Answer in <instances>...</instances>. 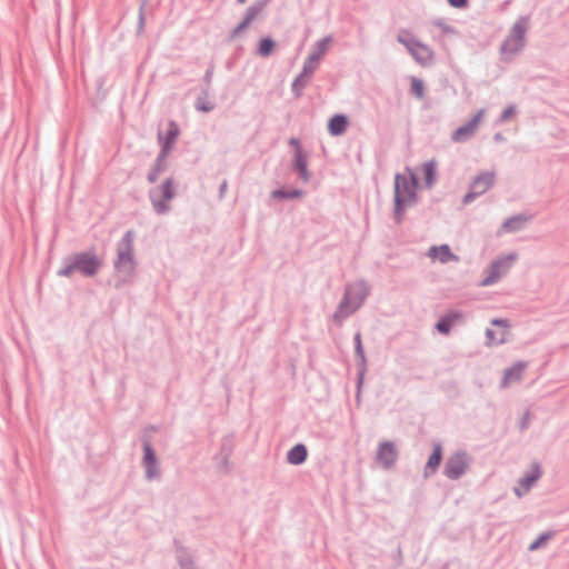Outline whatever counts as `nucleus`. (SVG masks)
I'll return each mask as SVG.
<instances>
[{"label":"nucleus","instance_id":"10","mask_svg":"<svg viewBox=\"0 0 569 569\" xmlns=\"http://www.w3.org/2000/svg\"><path fill=\"white\" fill-rule=\"evenodd\" d=\"M495 182L493 172H483L475 178L470 186V191L465 196V203L470 202L476 197L485 193Z\"/></svg>","mask_w":569,"mask_h":569},{"label":"nucleus","instance_id":"33","mask_svg":"<svg viewBox=\"0 0 569 569\" xmlns=\"http://www.w3.org/2000/svg\"><path fill=\"white\" fill-rule=\"evenodd\" d=\"M74 271H77V267H76L74 261L72 260L71 263H69L64 268L60 269L58 273H59V276H62V277H71Z\"/></svg>","mask_w":569,"mask_h":569},{"label":"nucleus","instance_id":"30","mask_svg":"<svg viewBox=\"0 0 569 569\" xmlns=\"http://www.w3.org/2000/svg\"><path fill=\"white\" fill-rule=\"evenodd\" d=\"M551 538V535L550 533H543L541 535L537 540H535L530 546H529V550L533 551V550H537L538 548H540L541 546H543L546 543V541L548 539Z\"/></svg>","mask_w":569,"mask_h":569},{"label":"nucleus","instance_id":"7","mask_svg":"<svg viewBox=\"0 0 569 569\" xmlns=\"http://www.w3.org/2000/svg\"><path fill=\"white\" fill-rule=\"evenodd\" d=\"M398 41L406 46L409 52L413 56V58L421 64H427L431 62L433 58V53L429 47L426 44L418 42L416 40L406 38L403 34L398 37Z\"/></svg>","mask_w":569,"mask_h":569},{"label":"nucleus","instance_id":"4","mask_svg":"<svg viewBox=\"0 0 569 569\" xmlns=\"http://www.w3.org/2000/svg\"><path fill=\"white\" fill-rule=\"evenodd\" d=\"M133 232L128 231L121 242L119 243L118 249V260L116 262V268L124 273H131L134 267L133 254Z\"/></svg>","mask_w":569,"mask_h":569},{"label":"nucleus","instance_id":"17","mask_svg":"<svg viewBox=\"0 0 569 569\" xmlns=\"http://www.w3.org/2000/svg\"><path fill=\"white\" fill-rule=\"evenodd\" d=\"M526 369V363L519 362L513 367L507 369L503 373V378L501 381L502 387H507L512 382H517L522 378L523 371Z\"/></svg>","mask_w":569,"mask_h":569},{"label":"nucleus","instance_id":"9","mask_svg":"<svg viewBox=\"0 0 569 569\" xmlns=\"http://www.w3.org/2000/svg\"><path fill=\"white\" fill-rule=\"evenodd\" d=\"M178 134H179L178 126L174 122H170L164 141H163L162 152L156 163L154 169L148 176V179L150 182H154L157 180V173L162 169V161L167 157V153L169 152L171 146L174 143Z\"/></svg>","mask_w":569,"mask_h":569},{"label":"nucleus","instance_id":"5","mask_svg":"<svg viewBox=\"0 0 569 569\" xmlns=\"http://www.w3.org/2000/svg\"><path fill=\"white\" fill-rule=\"evenodd\" d=\"M326 46H327L326 41L320 42L319 52L311 54L307 59V61L305 62L302 72L295 80V82L292 84V89L296 91V93L298 96L300 94L302 88L305 87V79L309 78L311 76V73L315 71V69L317 68L321 57L323 56V53L326 51Z\"/></svg>","mask_w":569,"mask_h":569},{"label":"nucleus","instance_id":"28","mask_svg":"<svg viewBox=\"0 0 569 569\" xmlns=\"http://www.w3.org/2000/svg\"><path fill=\"white\" fill-rule=\"evenodd\" d=\"M296 166L300 171L301 177L307 180V169H306V161L303 157L301 156V152L297 150L296 153Z\"/></svg>","mask_w":569,"mask_h":569},{"label":"nucleus","instance_id":"19","mask_svg":"<svg viewBox=\"0 0 569 569\" xmlns=\"http://www.w3.org/2000/svg\"><path fill=\"white\" fill-rule=\"evenodd\" d=\"M348 127V119L342 114L332 117L329 121L328 129L332 136L342 134Z\"/></svg>","mask_w":569,"mask_h":569},{"label":"nucleus","instance_id":"35","mask_svg":"<svg viewBox=\"0 0 569 569\" xmlns=\"http://www.w3.org/2000/svg\"><path fill=\"white\" fill-rule=\"evenodd\" d=\"M448 2L456 8H463L467 6V0H448Z\"/></svg>","mask_w":569,"mask_h":569},{"label":"nucleus","instance_id":"18","mask_svg":"<svg viewBox=\"0 0 569 569\" xmlns=\"http://www.w3.org/2000/svg\"><path fill=\"white\" fill-rule=\"evenodd\" d=\"M441 459H442V448H441V445L440 443H435L433 445V452L432 455L429 457L427 463H426V467H425V476L428 477L432 473L436 472V470L438 469L440 462H441Z\"/></svg>","mask_w":569,"mask_h":569},{"label":"nucleus","instance_id":"38","mask_svg":"<svg viewBox=\"0 0 569 569\" xmlns=\"http://www.w3.org/2000/svg\"><path fill=\"white\" fill-rule=\"evenodd\" d=\"M513 221H508L503 224V228L505 229H511V224H512Z\"/></svg>","mask_w":569,"mask_h":569},{"label":"nucleus","instance_id":"24","mask_svg":"<svg viewBox=\"0 0 569 569\" xmlns=\"http://www.w3.org/2000/svg\"><path fill=\"white\" fill-rule=\"evenodd\" d=\"M539 476H540L539 469L535 468L530 475L523 477L520 480L519 486L521 489L517 488L516 493L520 497L523 492H527L530 489V487L532 486V483L537 481Z\"/></svg>","mask_w":569,"mask_h":569},{"label":"nucleus","instance_id":"6","mask_svg":"<svg viewBox=\"0 0 569 569\" xmlns=\"http://www.w3.org/2000/svg\"><path fill=\"white\" fill-rule=\"evenodd\" d=\"M517 256L516 254H509L507 257H503L497 261H495L489 270L488 276L482 280V286H489L495 282H497L501 276L506 274L508 270L512 267L513 262L516 261Z\"/></svg>","mask_w":569,"mask_h":569},{"label":"nucleus","instance_id":"22","mask_svg":"<svg viewBox=\"0 0 569 569\" xmlns=\"http://www.w3.org/2000/svg\"><path fill=\"white\" fill-rule=\"evenodd\" d=\"M307 458V449L303 445L295 446L287 456V459L292 465H299Z\"/></svg>","mask_w":569,"mask_h":569},{"label":"nucleus","instance_id":"8","mask_svg":"<svg viewBox=\"0 0 569 569\" xmlns=\"http://www.w3.org/2000/svg\"><path fill=\"white\" fill-rule=\"evenodd\" d=\"M525 28L517 24L512 28L510 36L505 40L501 47V53L506 57V59H508L522 49Z\"/></svg>","mask_w":569,"mask_h":569},{"label":"nucleus","instance_id":"20","mask_svg":"<svg viewBox=\"0 0 569 569\" xmlns=\"http://www.w3.org/2000/svg\"><path fill=\"white\" fill-rule=\"evenodd\" d=\"M261 11L262 4L250 7L246 12L242 22L234 29V34H239L242 30L248 28L250 23L261 13Z\"/></svg>","mask_w":569,"mask_h":569},{"label":"nucleus","instance_id":"25","mask_svg":"<svg viewBox=\"0 0 569 569\" xmlns=\"http://www.w3.org/2000/svg\"><path fill=\"white\" fill-rule=\"evenodd\" d=\"M144 463L147 468V475L149 478L156 475L154 465H156V456L150 447V445L144 446Z\"/></svg>","mask_w":569,"mask_h":569},{"label":"nucleus","instance_id":"3","mask_svg":"<svg viewBox=\"0 0 569 569\" xmlns=\"http://www.w3.org/2000/svg\"><path fill=\"white\" fill-rule=\"evenodd\" d=\"M149 197L156 212L159 214L166 213L169 210L167 202L174 197L173 181L167 179L161 184L156 186L149 191Z\"/></svg>","mask_w":569,"mask_h":569},{"label":"nucleus","instance_id":"39","mask_svg":"<svg viewBox=\"0 0 569 569\" xmlns=\"http://www.w3.org/2000/svg\"><path fill=\"white\" fill-rule=\"evenodd\" d=\"M238 1H239L240 3H244V2H246V0H238Z\"/></svg>","mask_w":569,"mask_h":569},{"label":"nucleus","instance_id":"13","mask_svg":"<svg viewBox=\"0 0 569 569\" xmlns=\"http://www.w3.org/2000/svg\"><path fill=\"white\" fill-rule=\"evenodd\" d=\"M468 468V458L463 453L451 456L445 467V475L450 479H458Z\"/></svg>","mask_w":569,"mask_h":569},{"label":"nucleus","instance_id":"36","mask_svg":"<svg viewBox=\"0 0 569 569\" xmlns=\"http://www.w3.org/2000/svg\"><path fill=\"white\" fill-rule=\"evenodd\" d=\"M356 341H357V350H358V352H362V350H361V340H360V335H357V336H356Z\"/></svg>","mask_w":569,"mask_h":569},{"label":"nucleus","instance_id":"12","mask_svg":"<svg viewBox=\"0 0 569 569\" xmlns=\"http://www.w3.org/2000/svg\"><path fill=\"white\" fill-rule=\"evenodd\" d=\"M483 117H485V110L481 109L473 116V118L468 123L459 127L452 133V140L455 142H463V141L468 140L469 138H471L476 133Z\"/></svg>","mask_w":569,"mask_h":569},{"label":"nucleus","instance_id":"15","mask_svg":"<svg viewBox=\"0 0 569 569\" xmlns=\"http://www.w3.org/2000/svg\"><path fill=\"white\" fill-rule=\"evenodd\" d=\"M428 256L431 260L439 261L441 263L458 260V257L451 252L448 244L431 247L428 251Z\"/></svg>","mask_w":569,"mask_h":569},{"label":"nucleus","instance_id":"31","mask_svg":"<svg viewBox=\"0 0 569 569\" xmlns=\"http://www.w3.org/2000/svg\"><path fill=\"white\" fill-rule=\"evenodd\" d=\"M196 108L199 111L208 112V111L213 110L214 103L211 101H203V100L199 99L196 103Z\"/></svg>","mask_w":569,"mask_h":569},{"label":"nucleus","instance_id":"21","mask_svg":"<svg viewBox=\"0 0 569 569\" xmlns=\"http://www.w3.org/2000/svg\"><path fill=\"white\" fill-rule=\"evenodd\" d=\"M422 173L425 176L426 186L432 187L437 176V162L435 160L427 161L422 164Z\"/></svg>","mask_w":569,"mask_h":569},{"label":"nucleus","instance_id":"27","mask_svg":"<svg viewBox=\"0 0 569 569\" xmlns=\"http://www.w3.org/2000/svg\"><path fill=\"white\" fill-rule=\"evenodd\" d=\"M274 49V42L270 38H262L259 42L258 52L262 57H267L272 53Z\"/></svg>","mask_w":569,"mask_h":569},{"label":"nucleus","instance_id":"16","mask_svg":"<svg viewBox=\"0 0 569 569\" xmlns=\"http://www.w3.org/2000/svg\"><path fill=\"white\" fill-rule=\"evenodd\" d=\"M492 325L497 326L499 329L498 331L495 330H487V337L490 345H498L506 341L508 336V328L509 325L506 320H492Z\"/></svg>","mask_w":569,"mask_h":569},{"label":"nucleus","instance_id":"1","mask_svg":"<svg viewBox=\"0 0 569 569\" xmlns=\"http://www.w3.org/2000/svg\"><path fill=\"white\" fill-rule=\"evenodd\" d=\"M418 181L415 172L407 168L405 173L395 178L396 212L399 214L417 199Z\"/></svg>","mask_w":569,"mask_h":569},{"label":"nucleus","instance_id":"14","mask_svg":"<svg viewBox=\"0 0 569 569\" xmlns=\"http://www.w3.org/2000/svg\"><path fill=\"white\" fill-rule=\"evenodd\" d=\"M397 458H398V452H397L396 446L392 442L386 441L379 446V449L377 452V460L379 461L380 465H382V467H385V468L391 467L395 463V461L397 460Z\"/></svg>","mask_w":569,"mask_h":569},{"label":"nucleus","instance_id":"11","mask_svg":"<svg viewBox=\"0 0 569 569\" xmlns=\"http://www.w3.org/2000/svg\"><path fill=\"white\" fill-rule=\"evenodd\" d=\"M73 261L77 271L88 277L94 276L100 267V259L92 253H78L73 257Z\"/></svg>","mask_w":569,"mask_h":569},{"label":"nucleus","instance_id":"26","mask_svg":"<svg viewBox=\"0 0 569 569\" xmlns=\"http://www.w3.org/2000/svg\"><path fill=\"white\" fill-rule=\"evenodd\" d=\"M459 313H450L446 316L445 318L440 319L437 323V329L443 333L447 335L450 331V328L452 323L459 319Z\"/></svg>","mask_w":569,"mask_h":569},{"label":"nucleus","instance_id":"34","mask_svg":"<svg viewBox=\"0 0 569 569\" xmlns=\"http://www.w3.org/2000/svg\"><path fill=\"white\" fill-rule=\"evenodd\" d=\"M516 114V109L515 107L510 106V107H507L502 114H501V121H508L510 120L511 118H513V116Z\"/></svg>","mask_w":569,"mask_h":569},{"label":"nucleus","instance_id":"37","mask_svg":"<svg viewBox=\"0 0 569 569\" xmlns=\"http://www.w3.org/2000/svg\"><path fill=\"white\" fill-rule=\"evenodd\" d=\"M528 423H529V415L526 413L525 418L522 420V423H521V428H526Z\"/></svg>","mask_w":569,"mask_h":569},{"label":"nucleus","instance_id":"2","mask_svg":"<svg viewBox=\"0 0 569 569\" xmlns=\"http://www.w3.org/2000/svg\"><path fill=\"white\" fill-rule=\"evenodd\" d=\"M367 292L362 284L350 286L345 295L342 302L339 306V310L335 315L336 319H342L348 317L362 303Z\"/></svg>","mask_w":569,"mask_h":569},{"label":"nucleus","instance_id":"29","mask_svg":"<svg viewBox=\"0 0 569 569\" xmlns=\"http://www.w3.org/2000/svg\"><path fill=\"white\" fill-rule=\"evenodd\" d=\"M411 90L418 97H423V82L420 79L412 78L411 79Z\"/></svg>","mask_w":569,"mask_h":569},{"label":"nucleus","instance_id":"32","mask_svg":"<svg viewBox=\"0 0 569 569\" xmlns=\"http://www.w3.org/2000/svg\"><path fill=\"white\" fill-rule=\"evenodd\" d=\"M300 194H301V192L298 190H293L290 192H284L282 190H276L272 192V196L274 198H295V197H300Z\"/></svg>","mask_w":569,"mask_h":569},{"label":"nucleus","instance_id":"23","mask_svg":"<svg viewBox=\"0 0 569 569\" xmlns=\"http://www.w3.org/2000/svg\"><path fill=\"white\" fill-rule=\"evenodd\" d=\"M539 476H540L539 469L535 468L530 475L523 477L520 480L519 486L521 489L517 488L516 493L520 497L523 492H527L530 489V487L532 486V483L537 481Z\"/></svg>","mask_w":569,"mask_h":569}]
</instances>
